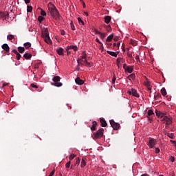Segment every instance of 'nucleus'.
<instances>
[{
  "instance_id": "obj_1",
  "label": "nucleus",
  "mask_w": 176,
  "mask_h": 176,
  "mask_svg": "<svg viewBox=\"0 0 176 176\" xmlns=\"http://www.w3.org/2000/svg\"><path fill=\"white\" fill-rule=\"evenodd\" d=\"M155 114L157 118H160L161 122L166 124V126H169V124H171L173 123V118H171V116H166V113H163L160 111L156 110Z\"/></svg>"
},
{
  "instance_id": "obj_2",
  "label": "nucleus",
  "mask_w": 176,
  "mask_h": 176,
  "mask_svg": "<svg viewBox=\"0 0 176 176\" xmlns=\"http://www.w3.org/2000/svg\"><path fill=\"white\" fill-rule=\"evenodd\" d=\"M48 12L50 13L51 16L55 19V20H58L60 17V14H58V10L56 8V6L52 2H50L47 5Z\"/></svg>"
},
{
  "instance_id": "obj_3",
  "label": "nucleus",
  "mask_w": 176,
  "mask_h": 176,
  "mask_svg": "<svg viewBox=\"0 0 176 176\" xmlns=\"http://www.w3.org/2000/svg\"><path fill=\"white\" fill-rule=\"evenodd\" d=\"M94 140H100L104 137V129L101 128L92 135Z\"/></svg>"
},
{
  "instance_id": "obj_4",
  "label": "nucleus",
  "mask_w": 176,
  "mask_h": 176,
  "mask_svg": "<svg viewBox=\"0 0 176 176\" xmlns=\"http://www.w3.org/2000/svg\"><path fill=\"white\" fill-rule=\"evenodd\" d=\"M78 64H81V65H85V67H90L93 66V63L87 62V58H78Z\"/></svg>"
},
{
  "instance_id": "obj_5",
  "label": "nucleus",
  "mask_w": 176,
  "mask_h": 176,
  "mask_svg": "<svg viewBox=\"0 0 176 176\" xmlns=\"http://www.w3.org/2000/svg\"><path fill=\"white\" fill-rule=\"evenodd\" d=\"M45 42L52 46L53 45V42L52 39H50V36H49V32L47 28H45Z\"/></svg>"
},
{
  "instance_id": "obj_6",
  "label": "nucleus",
  "mask_w": 176,
  "mask_h": 176,
  "mask_svg": "<svg viewBox=\"0 0 176 176\" xmlns=\"http://www.w3.org/2000/svg\"><path fill=\"white\" fill-rule=\"evenodd\" d=\"M60 76H56L52 78L54 83H52L53 86H56V87H61L63 86V83L60 82Z\"/></svg>"
},
{
  "instance_id": "obj_7",
  "label": "nucleus",
  "mask_w": 176,
  "mask_h": 176,
  "mask_svg": "<svg viewBox=\"0 0 176 176\" xmlns=\"http://www.w3.org/2000/svg\"><path fill=\"white\" fill-rule=\"evenodd\" d=\"M123 69L125 72H128V74H131L134 71V65H127L126 64L123 65Z\"/></svg>"
},
{
  "instance_id": "obj_8",
  "label": "nucleus",
  "mask_w": 176,
  "mask_h": 176,
  "mask_svg": "<svg viewBox=\"0 0 176 176\" xmlns=\"http://www.w3.org/2000/svg\"><path fill=\"white\" fill-rule=\"evenodd\" d=\"M128 94L129 96H133V97H136V98H140V94L137 92V89H131L128 91Z\"/></svg>"
},
{
  "instance_id": "obj_9",
  "label": "nucleus",
  "mask_w": 176,
  "mask_h": 176,
  "mask_svg": "<svg viewBox=\"0 0 176 176\" xmlns=\"http://www.w3.org/2000/svg\"><path fill=\"white\" fill-rule=\"evenodd\" d=\"M110 124L113 130H119L120 129V124L115 122L113 120H110Z\"/></svg>"
},
{
  "instance_id": "obj_10",
  "label": "nucleus",
  "mask_w": 176,
  "mask_h": 176,
  "mask_svg": "<svg viewBox=\"0 0 176 176\" xmlns=\"http://www.w3.org/2000/svg\"><path fill=\"white\" fill-rule=\"evenodd\" d=\"M157 144V140H156L155 138H151L148 141V146H149L151 149H153V148H154L155 145H156Z\"/></svg>"
},
{
  "instance_id": "obj_11",
  "label": "nucleus",
  "mask_w": 176,
  "mask_h": 176,
  "mask_svg": "<svg viewBox=\"0 0 176 176\" xmlns=\"http://www.w3.org/2000/svg\"><path fill=\"white\" fill-rule=\"evenodd\" d=\"M146 78V80L144 81V85L147 87L148 90L151 91L152 90V85H151V82L148 78Z\"/></svg>"
},
{
  "instance_id": "obj_12",
  "label": "nucleus",
  "mask_w": 176,
  "mask_h": 176,
  "mask_svg": "<svg viewBox=\"0 0 176 176\" xmlns=\"http://www.w3.org/2000/svg\"><path fill=\"white\" fill-rule=\"evenodd\" d=\"M126 56L129 57V58H131V60H134V58L133 57V52L130 51V49L126 48Z\"/></svg>"
},
{
  "instance_id": "obj_13",
  "label": "nucleus",
  "mask_w": 176,
  "mask_h": 176,
  "mask_svg": "<svg viewBox=\"0 0 176 176\" xmlns=\"http://www.w3.org/2000/svg\"><path fill=\"white\" fill-rule=\"evenodd\" d=\"M148 120H152V116L155 115V113H153V111L152 109H149L147 113Z\"/></svg>"
},
{
  "instance_id": "obj_14",
  "label": "nucleus",
  "mask_w": 176,
  "mask_h": 176,
  "mask_svg": "<svg viewBox=\"0 0 176 176\" xmlns=\"http://www.w3.org/2000/svg\"><path fill=\"white\" fill-rule=\"evenodd\" d=\"M2 49L5 51L6 53H9V50H10V48L9 47V45L8 44H3L1 46Z\"/></svg>"
},
{
  "instance_id": "obj_15",
  "label": "nucleus",
  "mask_w": 176,
  "mask_h": 176,
  "mask_svg": "<svg viewBox=\"0 0 176 176\" xmlns=\"http://www.w3.org/2000/svg\"><path fill=\"white\" fill-rule=\"evenodd\" d=\"M75 82H76V85H82L85 83V81H83V80L80 79V78H79V77H77L75 79Z\"/></svg>"
},
{
  "instance_id": "obj_16",
  "label": "nucleus",
  "mask_w": 176,
  "mask_h": 176,
  "mask_svg": "<svg viewBox=\"0 0 176 176\" xmlns=\"http://www.w3.org/2000/svg\"><path fill=\"white\" fill-rule=\"evenodd\" d=\"M56 53L58 56H64V49L62 47H59L56 50Z\"/></svg>"
},
{
  "instance_id": "obj_17",
  "label": "nucleus",
  "mask_w": 176,
  "mask_h": 176,
  "mask_svg": "<svg viewBox=\"0 0 176 176\" xmlns=\"http://www.w3.org/2000/svg\"><path fill=\"white\" fill-rule=\"evenodd\" d=\"M9 16V13L0 12V19H6V17Z\"/></svg>"
},
{
  "instance_id": "obj_18",
  "label": "nucleus",
  "mask_w": 176,
  "mask_h": 176,
  "mask_svg": "<svg viewBox=\"0 0 176 176\" xmlns=\"http://www.w3.org/2000/svg\"><path fill=\"white\" fill-rule=\"evenodd\" d=\"M100 122L102 127H107V121H105V119L100 118Z\"/></svg>"
},
{
  "instance_id": "obj_19",
  "label": "nucleus",
  "mask_w": 176,
  "mask_h": 176,
  "mask_svg": "<svg viewBox=\"0 0 176 176\" xmlns=\"http://www.w3.org/2000/svg\"><path fill=\"white\" fill-rule=\"evenodd\" d=\"M111 20H112V17H111V16H106L104 17V23H106V24H109V23H111Z\"/></svg>"
},
{
  "instance_id": "obj_20",
  "label": "nucleus",
  "mask_w": 176,
  "mask_h": 176,
  "mask_svg": "<svg viewBox=\"0 0 176 176\" xmlns=\"http://www.w3.org/2000/svg\"><path fill=\"white\" fill-rule=\"evenodd\" d=\"M71 49H72L74 52L78 51V47L75 45H70L67 47V50H71Z\"/></svg>"
},
{
  "instance_id": "obj_21",
  "label": "nucleus",
  "mask_w": 176,
  "mask_h": 176,
  "mask_svg": "<svg viewBox=\"0 0 176 176\" xmlns=\"http://www.w3.org/2000/svg\"><path fill=\"white\" fill-rule=\"evenodd\" d=\"M96 127H97V122L94 121L92 122V126L91 127V131H96Z\"/></svg>"
},
{
  "instance_id": "obj_22",
  "label": "nucleus",
  "mask_w": 176,
  "mask_h": 176,
  "mask_svg": "<svg viewBox=\"0 0 176 176\" xmlns=\"http://www.w3.org/2000/svg\"><path fill=\"white\" fill-rule=\"evenodd\" d=\"M107 53L113 57H118V54L115 52L107 51Z\"/></svg>"
},
{
  "instance_id": "obj_23",
  "label": "nucleus",
  "mask_w": 176,
  "mask_h": 176,
  "mask_svg": "<svg viewBox=\"0 0 176 176\" xmlns=\"http://www.w3.org/2000/svg\"><path fill=\"white\" fill-rule=\"evenodd\" d=\"M23 57L25 58V60H30V58L32 57V55L31 54L26 53L23 55Z\"/></svg>"
},
{
  "instance_id": "obj_24",
  "label": "nucleus",
  "mask_w": 176,
  "mask_h": 176,
  "mask_svg": "<svg viewBox=\"0 0 176 176\" xmlns=\"http://www.w3.org/2000/svg\"><path fill=\"white\" fill-rule=\"evenodd\" d=\"M166 135H167V137H168L171 140H174L175 138V136L174 135V133H166Z\"/></svg>"
},
{
  "instance_id": "obj_25",
  "label": "nucleus",
  "mask_w": 176,
  "mask_h": 176,
  "mask_svg": "<svg viewBox=\"0 0 176 176\" xmlns=\"http://www.w3.org/2000/svg\"><path fill=\"white\" fill-rule=\"evenodd\" d=\"M77 20H78V24H80V25H85V21H83V20H82V18L78 17L77 19Z\"/></svg>"
},
{
  "instance_id": "obj_26",
  "label": "nucleus",
  "mask_w": 176,
  "mask_h": 176,
  "mask_svg": "<svg viewBox=\"0 0 176 176\" xmlns=\"http://www.w3.org/2000/svg\"><path fill=\"white\" fill-rule=\"evenodd\" d=\"M161 94L164 97H166V96H167V91H166V88H162L161 89Z\"/></svg>"
},
{
  "instance_id": "obj_27",
  "label": "nucleus",
  "mask_w": 176,
  "mask_h": 176,
  "mask_svg": "<svg viewBox=\"0 0 176 176\" xmlns=\"http://www.w3.org/2000/svg\"><path fill=\"white\" fill-rule=\"evenodd\" d=\"M128 79H129V80H134V79H135V74H131L129 76Z\"/></svg>"
},
{
  "instance_id": "obj_28",
  "label": "nucleus",
  "mask_w": 176,
  "mask_h": 176,
  "mask_svg": "<svg viewBox=\"0 0 176 176\" xmlns=\"http://www.w3.org/2000/svg\"><path fill=\"white\" fill-rule=\"evenodd\" d=\"M113 39V34H110L109 36H108V37L107 38V42H111V41H112Z\"/></svg>"
},
{
  "instance_id": "obj_29",
  "label": "nucleus",
  "mask_w": 176,
  "mask_h": 176,
  "mask_svg": "<svg viewBox=\"0 0 176 176\" xmlns=\"http://www.w3.org/2000/svg\"><path fill=\"white\" fill-rule=\"evenodd\" d=\"M130 44L132 45L133 46H137V41L134 39H131Z\"/></svg>"
},
{
  "instance_id": "obj_30",
  "label": "nucleus",
  "mask_w": 176,
  "mask_h": 176,
  "mask_svg": "<svg viewBox=\"0 0 176 176\" xmlns=\"http://www.w3.org/2000/svg\"><path fill=\"white\" fill-rule=\"evenodd\" d=\"M23 45L25 49H29V47H31V43L30 42L25 43Z\"/></svg>"
},
{
  "instance_id": "obj_31",
  "label": "nucleus",
  "mask_w": 176,
  "mask_h": 176,
  "mask_svg": "<svg viewBox=\"0 0 176 176\" xmlns=\"http://www.w3.org/2000/svg\"><path fill=\"white\" fill-rule=\"evenodd\" d=\"M80 166H81V167L82 168H83V167H85V166H86V161L85 160V159H82Z\"/></svg>"
},
{
  "instance_id": "obj_32",
  "label": "nucleus",
  "mask_w": 176,
  "mask_h": 176,
  "mask_svg": "<svg viewBox=\"0 0 176 176\" xmlns=\"http://www.w3.org/2000/svg\"><path fill=\"white\" fill-rule=\"evenodd\" d=\"M7 39L8 41H12V39H14V36H13V34H9L7 36Z\"/></svg>"
},
{
  "instance_id": "obj_33",
  "label": "nucleus",
  "mask_w": 176,
  "mask_h": 176,
  "mask_svg": "<svg viewBox=\"0 0 176 176\" xmlns=\"http://www.w3.org/2000/svg\"><path fill=\"white\" fill-rule=\"evenodd\" d=\"M98 34H99V35H100V38H102V39H104L105 36H107V34H105V33L99 32Z\"/></svg>"
},
{
  "instance_id": "obj_34",
  "label": "nucleus",
  "mask_w": 176,
  "mask_h": 176,
  "mask_svg": "<svg viewBox=\"0 0 176 176\" xmlns=\"http://www.w3.org/2000/svg\"><path fill=\"white\" fill-rule=\"evenodd\" d=\"M79 58H87V55L86 54V52H82V55L80 56Z\"/></svg>"
},
{
  "instance_id": "obj_35",
  "label": "nucleus",
  "mask_w": 176,
  "mask_h": 176,
  "mask_svg": "<svg viewBox=\"0 0 176 176\" xmlns=\"http://www.w3.org/2000/svg\"><path fill=\"white\" fill-rule=\"evenodd\" d=\"M75 157H76V155L75 154H71L69 156V160H74V159H75Z\"/></svg>"
},
{
  "instance_id": "obj_36",
  "label": "nucleus",
  "mask_w": 176,
  "mask_h": 176,
  "mask_svg": "<svg viewBox=\"0 0 176 176\" xmlns=\"http://www.w3.org/2000/svg\"><path fill=\"white\" fill-rule=\"evenodd\" d=\"M18 50H19V53H24L25 49L23 47H19Z\"/></svg>"
},
{
  "instance_id": "obj_37",
  "label": "nucleus",
  "mask_w": 176,
  "mask_h": 176,
  "mask_svg": "<svg viewBox=\"0 0 176 176\" xmlns=\"http://www.w3.org/2000/svg\"><path fill=\"white\" fill-rule=\"evenodd\" d=\"M27 8H27V12L31 13V12H32V6H28Z\"/></svg>"
},
{
  "instance_id": "obj_38",
  "label": "nucleus",
  "mask_w": 176,
  "mask_h": 176,
  "mask_svg": "<svg viewBox=\"0 0 176 176\" xmlns=\"http://www.w3.org/2000/svg\"><path fill=\"white\" fill-rule=\"evenodd\" d=\"M38 22H39L41 24H42V21H43V16H39L38 17Z\"/></svg>"
},
{
  "instance_id": "obj_39",
  "label": "nucleus",
  "mask_w": 176,
  "mask_h": 176,
  "mask_svg": "<svg viewBox=\"0 0 176 176\" xmlns=\"http://www.w3.org/2000/svg\"><path fill=\"white\" fill-rule=\"evenodd\" d=\"M115 82H116V76L115 74L113 76L111 83L115 85Z\"/></svg>"
},
{
  "instance_id": "obj_40",
  "label": "nucleus",
  "mask_w": 176,
  "mask_h": 176,
  "mask_svg": "<svg viewBox=\"0 0 176 176\" xmlns=\"http://www.w3.org/2000/svg\"><path fill=\"white\" fill-rule=\"evenodd\" d=\"M113 46H116V47H119L120 46V42H118V43H114L113 44Z\"/></svg>"
},
{
  "instance_id": "obj_41",
  "label": "nucleus",
  "mask_w": 176,
  "mask_h": 176,
  "mask_svg": "<svg viewBox=\"0 0 176 176\" xmlns=\"http://www.w3.org/2000/svg\"><path fill=\"white\" fill-rule=\"evenodd\" d=\"M16 56L17 60H20L21 58V54H20V53L18 52L17 54H16Z\"/></svg>"
},
{
  "instance_id": "obj_42",
  "label": "nucleus",
  "mask_w": 176,
  "mask_h": 176,
  "mask_svg": "<svg viewBox=\"0 0 176 176\" xmlns=\"http://www.w3.org/2000/svg\"><path fill=\"white\" fill-rule=\"evenodd\" d=\"M71 166V161H69L66 164H65V167L66 168H69Z\"/></svg>"
},
{
  "instance_id": "obj_43",
  "label": "nucleus",
  "mask_w": 176,
  "mask_h": 176,
  "mask_svg": "<svg viewBox=\"0 0 176 176\" xmlns=\"http://www.w3.org/2000/svg\"><path fill=\"white\" fill-rule=\"evenodd\" d=\"M38 10H41V16H45V10H42L41 8H38Z\"/></svg>"
},
{
  "instance_id": "obj_44",
  "label": "nucleus",
  "mask_w": 176,
  "mask_h": 176,
  "mask_svg": "<svg viewBox=\"0 0 176 176\" xmlns=\"http://www.w3.org/2000/svg\"><path fill=\"white\" fill-rule=\"evenodd\" d=\"M70 25L72 31H75V25H74L73 22H71Z\"/></svg>"
},
{
  "instance_id": "obj_45",
  "label": "nucleus",
  "mask_w": 176,
  "mask_h": 176,
  "mask_svg": "<svg viewBox=\"0 0 176 176\" xmlns=\"http://www.w3.org/2000/svg\"><path fill=\"white\" fill-rule=\"evenodd\" d=\"M169 160L172 162L174 163V162H175V158L173 156H171L169 159Z\"/></svg>"
},
{
  "instance_id": "obj_46",
  "label": "nucleus",
  "mask_w": 176,
  "mask_h": 176,
  "mask_svg": "<svg viewBox=\"0 0 176 176\" xmlns=\"http://www.w3.org/2000/svg\"><path fill=\"white\" fill-rule=\"evenodd\" d=\"M170 142H171L173 144V145H174V146L176 149V141L175 140H170Z\"/></svg>"
},
{
  "instance_id": "obj_47",
  "label": "nucleus",
  "mask_w": 176,
  "mask_h": 176,
  "mask_svg": "<svg viewBox=\"0 0 176 176\" xmlns=\"http://www.w3.org/2000/svg\"><path fill=\"white\" fill-rule=\"evenodd\" d=\"M31 87H33L34 89H38V87L36 85L32 83L30 85Z\"/></svg>"
},
{
  "instance_id": "obj_48",
  "label": "nucleus",
  "mask_w": 176,
  "mask_h": 176,
  "mask_svg": "<svg viewBox=\"0 0 176 176\" xmlns=\"http://www.w3.org/2000/svg\"><path fill=\"white\" fill-rule=\"evenodd\" d=\"M122 58L121 57L117 58V64H120V61H122Z\"/></svg>"
},
{
  "instance_id": "obj_49",
  "label": "nucleus",
  "mask_w": 176,
  "mask_h": 176,
  "mask_svg": "<svg viewBox=\"0 0 176 176\" xmlns=\"http://www.w3.org/2000/svg\"><path fill=\"white\" fill-rule=\"evenodd\" d=\"M60 35H65V31H64V30H60Z\"/></svg>"
},
{
  "instance_id": "obj_50",
  "label": "nucleus",
  "mask_w": 176,
  "mask_h": 176,
  "mask_svg": "<svg viewBox=\"0 0 176 176\" xmlns=\"http://www.w3.org/2000/svg\"><path fill=\"white\" fill-rule=\"evenodd\" d=\"M155 153H160V148H155Z\"/></svg>"
},
{
  "instance_id": "obj_51",
  "label": "nucleus",
  "mask_w": 176,
  "mask_h": 176,
  "mask_svg": "<svg viewBox=\"0 0 176 176\" xmlns=\"http://www.w3.org/2000/svg\"><path fill=\"white\" fill-rule=\"evenodd\" d=\"M54 173H55V170H52V171L50 173L49 176H53V175H54Z\"/></svg>"
},
{
  "instance_id": "obj_52",
  "label": "nucleus",
  "mask_w": 176,
  "mask_h": 176,
  "mask_svg": "<svg viewBox=\"0 0 176 176\" xmlns=\"http://www.w3.org/2000/svg\"><path fill=\"white\" fill-rule=\"evenodd\" d=\"M41 38H43V40H45V32L43 31H42Z\"/></svg>"
},
{
  "instance_id": "obj_53",
  "label": "nucleus",
  "mask_w": 176,
  "mask_h": 176,
  "mask_svg": "<svg viewBox=\"0 0 176 176\" xmlns=\"http://www.w3.org/2000/svg\"><path fill=\"white\" fill-rule=\"evenodd\" d=\"M135 58L137 61H140V56L138 55H136Z\"/></svg>"
},
{
  "instance_id": "obj_54",
  "label": "nucleus",
  "mask_w": 176,
  "mask_h": 176,
  "mask_svg": "<svg viewBox=\"0 0 176 176\" xmlns=\"http://www.w3.org/2000/svg\"><path fill=\"white\" fill-rule=\"evenodd\" d=\"M122 52H126V48L124 47V44H122Z\"/></svg>"
},
{
  "instance_id": "obj_55",
  "label": "nucleus",
  "mask_w": 176,
  "mask_h": 176,
  "mask_svg": "<svg viewBox=\"0 0 176 176\" xmlns=\"http://www.w3.org/2000/svg\"><path fill=\"white\" fill-rule=\"evenodd\" d=\"M96 41L98 42V43H100V45H102V43H101V41H100V39H98V38H97L96 39Z\"/></svg>"
},
{
  "instance_id": "obj_56",
  "label": "nucleus",
  "mask_w": 176,
  "mask_h": 176,
  "mask_svg": "<svg viewBox=\"0 0 176 176\" xmlns=\"http://www.w3.org/2000/svg\"><path fill=\"white\" fill-rule=\"evenodd\" d=\"M76 164L80 163V158L78 157V158H77V160H76Z\"/></svg>"
},
{
  "instance_id": "obj_57",
  "label": "nucleus",
  "mask_w": 176,
  "mask_h": 176,
  "mask_svg": "<svg viewBox=\"0 0 176 176\" xmlns=\"http://www.w3.org/2000/svg\"><path fill=\"white\" fill-rule=\"evenodd\" d=\"M169 176H175V173H174V172H171L169 173Z\"/></svg>"
},
{
  "instance_id": "obj_58",
  "label": "nucleus",
  "mask_w": 176,
  "mask_h": 176,
  "mask_svg": "<svg viewBox=\"0 0 176 176\" xmlns=\"http://www.w3.org/2000/svg\"><path fill=\"white\" fill-rule=\"evenodd\" d=\"M24 1L26 4H28L30 2H31V0H24Z\"/></svg>"
},
{
  "instance_id": "obj_59",
  "label": "nucleus",
  "mask_w": 176,
  "mask_h": 176,
  "mask_svg": "<svg viewBox=\"0 0 176 176\" xmlns=\"http://www.w3.org/2000/svg\"><path fill=\"white\" fill-rule=\"evenodd\" d=\"M12 53H14L15 54H16L19 53V52H17V50H13Z\"/></svg>"
},
{
  "instance_id": "obj_60",
  "label": "nucleus",
  "mask_w": 176,
  "mask_h": 176,
  "mask_svg": "<svg viewBox=\"0 0 176 176\" xmlns=\"http://www.w3.org/2000/svg\"><path fill=\"white\" fill-rule=\"evenodd\" d=\"M5 86H9V83H6V82L3 83V87H5Z\"/></svg>"
},
{
  "instance_id": "obj_61",
  "label": "nucleus",
  "mask_w": 176,
  "mask_h": 176,
  "mask_svg": "<svg viewBox=\"0 0 176 176\" xmlns=\"http://www.w3.org/2000/svg\"><path fill=\"white\" fill-rule=\"evenodd\" d=\"M82 4V6H83V8H86V3H85V2H83V3H81Z\"/></svg>"
},
{
  "instance_id": "obj_62",
  "label": "nucleus",
  "mask_w": 176,
  "mask_h": 176,
  "mask_svg": "<svg viewBox=\"0 0 176 176\" xmlns=\"http://www.w3.org/2000/svg\"><path fill=\"white\" fill-rule=\"evenodd\" d=\"M34 68H35V69L39 68V65H36L34 66Z\"/></svg>"
},
{
  "instance_id": "obj_63",
  "label": "nucleus",
  "mask_w": 176,
  "mask_h": 176,
  "mask_svg": "<svg viewBox=\"0 0 176 176\" xmlns=\"http://www.w3.org/2000/svg\"><path fill=\"white\" fill-rule=\"evenodd\" d=\"M85 14L89 16V13L87 12H84Z\"/></svg>"
},
{
  "instance_id": "obj_64",
  "label": "nucleus",
  "mask_w": 176,
  "mask_h": 176,
  "mask_svg": "<svg viewBox=\"0 0 176 176\" xmlns=\"http://www.w3.org/2000/svg\"><path fill=\"white\" fill-rule=\"evenodd\" d=\"M80 2L81 3H83V2H85V1H83V0H80Z\"/></svg>"
}]
</instances>
